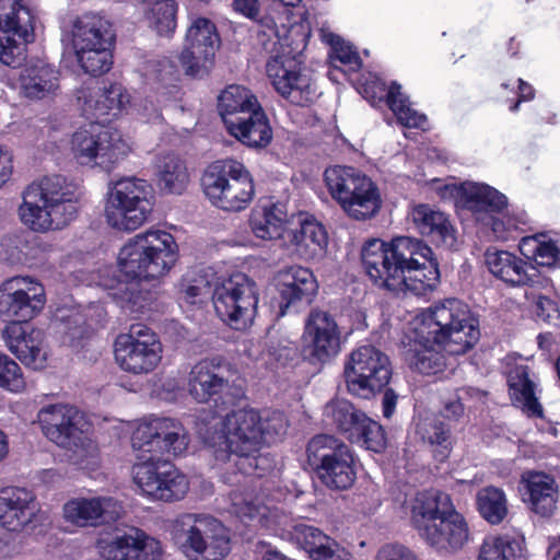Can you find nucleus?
<instances>
[{
    "label": "nucleus",
    "mask_w": 560,
    "mask_h": 560,
    "mask_svg": "<svg viewBox=\"0 0 560 560\" xmlns=\"http://www.w3.org/2000/svg\"><path fill=\"white\" fill-rule=\"evenodd\" d=\"M479 337V320L464 302L444 299L422 306V375L443 372L448 357L466 353Z\"/></svg>",
    "instance_id": "f257e3e1"
},
{
    "label": "nucleus",
    "mask_w": 560,
    "mask_h": 560,
    "mask_svg": "<svg viewBox=\"0 0 560 560\" xmlns=\"http://www.w3.org/2000/svg\"><path fill=\"white\" fill-rule=\"evenodd\" d=\"M45 305L43 287L30 278L14 277L0 285V317L8 325L2 338L9 350L25 365L42 369L46 352L42 348L43 332L27 331V324Z\"/></svg>",
    "instance_id": "f03ea898"
},
{
    "label": "nucleus",
    "mask_w": 560,
    "mask_h": 560,
    "mask_svg": "<svg viewBox=\"0 0 560 560\" xmlns=\"http://www.w3.org/2000/svg\"><path fill=\"white\" fill-rule=\"evenodd\" d=\"M420 240L399 235L389 241L370 238L361 248V262L374 285L399 294L420 295V280L412 273L420 269L415 255Z\"/></svg>",
    "instance_id": "7ed1b4c3"
},
{
    "label": "nucleus",
    "mask_w": 560,
    "mask_h": 560,
    "mask_svg": "<svg viewBox=\"0 0 560 560\" xmlns=\"http://www.w3.org/2000/svg\"><path fill=\"white\" fill-rule=\"evenodd\" d=\"M78 186L66 176H45L23 192L19 213L22 222L34 232L61 230L79 212Z\"/></svg>",
    "instance_id": "20e7f679"
},
{
    "label": "nucleus",
    "mask_w": 560,
    "mask_h": 560,
    "mask_svg": "<svg viewBox=\"0 0 560 560\" xmlns=\"http://www.w3.org/2000/svg\"><path fill=\"white\" fill-rule=\"evenodd\" d=\"M429 187L436 191L441 199H459L477 221L490 226L497 238L505 240L509 233L523 231L528 223L527 214L523 211L503 213L508 203L506 197L488 185L477 183L456 185L433 179Z\"/></svg>",
    "instance_id": "39448f33"
},
{
    "label": "nucleus",
    "mask_w": 560,
    "mask_h": 560,
    "mask_svg": "<svg viewBox=\"0 0 560 560\" xmlns=\"http://www.w3.org/2000/svg\"><path fill=\"white\" fill-rule=\"evenodd\" d=\"M177 258L178 246L171 233H140L129 240L119 252V280L138 283L159 279L171 270Z\"/></svg>",
    "instance_id": "423d86ee"
},
{
    "label": "nucleus",
    "mask_w": 560,
    "mask_h": 560,
    "mask_svg": "<svg viewBox=\"0 0 560 560\" xmlns=\"http://www.w3.org/2000/svg\"><path fill=\"white\" fill-rule=\"evenodd\" d=\"M469 536V525L447 492H422V539L431 549L440 555H455L468 544Z\"/></svg>",
    "instance_id": "0eeeda50"
},
{
    "label": "nucleus",
    "mask_w": 560,
    "mask_h": 560,
    "mask_svg": "<svg viewBox=\"0 0 560 560\" xmlns=\"http://www.w3.org/2000/svg\"><path fill=\"white\" fill-rule=\"evenodd\" d=\"M171 539L187 560H223L231 552L229 528L207 513H184L172 524Z\"/></svg>",
    "instance_id": "6e6552de"
},
{
    "label": "nucleus",
    "mask_w": 560,
    "mask_h": 560,
    "mask_svg": "<svg viewBox=\"0 0 560 560\" xmlns=\"http://www.w3.org/2000/svg\"><path fill=\"white\" fill-rule=\"evenodd\" d=\"M188 386L194 399L198 402H212L213 413L219 417L245 398L237 369L220 355L195 364L189 374Z\"/></svg>",
    "instance_id": "1a4fd4ad"
},
{
    "label": "nucleus",
    "mask_w": 560,
    "mask_h": 560,
    "mask_svg": "<svg viewBox=\"0 0 560 560\" xmlns=\"http://www.w3.org/2000/svg\"><path fill=\"white\" fill-rule=\"evenodd\" d=\"M324 182L331 198L350 219L368 221L381 211L380 188L362 171L346 165L329 166L324 172Z\"/></svg>",
    "instance_id": "9d476101"
},
{
    "label": "nucleus",
    "mask_w": 560,
    "mask_h": 560,
    "mask_svg": "<svg viewBox=\"0 0 560 560\" xmlns=\"http://www.w3.org/2000/svg\"><path fill=\"white\" fill-rule=\"evenodd\" d=\"M210 202L224 211H241L254 196V183L245 166L233 159L212 162L201 177Z\"/></svg>",
    "instance_id": "9b49d317"
},
{
    "label": "nucleus",
    "mask_w": 560,
    "mask_h": 560,
    "mask_svg": "<svg viewBox=\"0 0 560 560\" xmlns=\"http://www.w3.org/2000/svg\"><path fill=\"white\" fill-rule=\"evenodd\" d=\"M153 189L144 179L128 177L115 183L107 194V223L120 231H135L149 218L154 205Z\"/></svg>",
    "instance_id": "f8f14e48"
},
{
    "label": "nucleus",
    "mask_w": 560,
    "mask_h": 560,
    "mask_svg": "<svg viewBox=\"0 0 560 560\" xmlns=\"http://www.w3.org/2000/svg\"><path fill=\"white\" fill-rule=\"evenodd\" d=\"M259 294L256 282L243 272L219 280L212 302L218 317L234 330H245L254 322Z\"/></svg>",
    "instance_id": "ddd939ff"
},
{
    "label": "nucleus",
    "mask_w": 560,
    "mask_h": 560,
    "mask_svg": "<svg viewBox=\"0 0 560 560\" xmlns=\"http://www.w3.org/2000/svg\"><path fill=\"white\" fill-rule=\"evenodd\" d=\"M392 375L388 355L372 345L354 349L343 369L347 393L361 399H371L383 392Z\"/></svg>",
    "instance_id": "4468645a"
},
{
    "label": "nucleus",
    "mask_w": 560,
    "mask_h": 560,
    "mask_svg": "<svg viewBox=\"0 0 560 560\" xmlns=\"http://www.w3.org/2000/svg\"><path fill=\"white\" fill-rule=\"evenodd\" d=\"M35 15L20 0H0V61L20 68L35 39Z\"/></svg>",
    "instance_id": "2eb2a0df"
},
{
    "label": "nucleus",
    "mask_w": 560,
    "mask_h": 560,
    "mask_svg": "<svg viewBox=\"0 0 560 560\" xmlns=\"http://www.w3.org/2000/svg\"><path fill=\"white\" fill-rule=\"evenodd\" d=\"M89 120L72 136L74 158L80 164L94 162L101 167L109 168L128 154L129 147L117 130L105 125L107 118Z\"/></svg>",
    "instance_id": "dca6fc26"
},
{
    "label": "nucleus",
    "mask_w": 560,
    "mask_h": 560,
    "mask_svg": "<svg viewBox=\"0 0 560 560\" xmlns=\"http://www.w3.org/2000/svg\"><path fill=\"white\" fill-rule=\"evenodd\" d=\"M132 477L147 497L163 502L178 501L189 489L187 477L163 457H147V460L133 465Z\"/></svg>",
    "instance_id": "f3484780"
},
{
    "label": "nucleus",
    "mask_w": 560,
    "mask_h": 560,
    "mask_svg": "<svg viewBox=\"0 0 560 560\" xmlns=\"http://www.w3.org/2000/svg\"><path fill=\"white\" fill-rule=\"evenodd\" d=\"M116 362L131 374H148L162 359V343L158 335L143 325H133L129 334H120L114 343Z\"/></svg>",
    "instance_id": "a211bd4d"
},
{
    "label": "nucleus",
    "mask_w": 560,
    "mask_h": 560,
    "mask_svg": "<svg viewBox=\"0 0 560 560\" xmlns=\"http://www.w3.org/2000/svg\"><path fill=\"white\" fill-rule=\"evenodd\" d=\"M190 443L183 423L171 418H152L142 421L131 435L135 451L160 454L183 455Z\"/></svg>",
    "instance_id": "6ab92c4d"
},
{
    "label": "nucleus",
    "mask_w": 560,
    "mask_h": 560,
    "mask_svg": "<svg viewBox=\"0 0 560 560\" xmlns=\"http://www.w3.org/2000/svg\"><path fill=\"white\" fill-rule=\"evenodd\" d=\"M341 331L334 315L313 308L304 322L302 355L311 364L330 362L340 352Z\"/></svg>",
    "instance_id": "aec40b11"
},
{
    "label": "nucleus",
    "mask_w": 560,
    "mask_h": 560,
    "mask_svg": "<svg viewBox=\"0 0 560 560\" xmlns=\"http://www.w3.org/2000/svg\"><path fill=\"white\" fill-rule=\"evenodd\" d=\"M221 39L215 24L207 18H196L187 28L179 62L191 78H203L213 66Z\"/></svg>",
    "instance_id": "412c9836"
},
{
    "label": "nucleus",
    "mask_w": 560,
    "mask_h": 560,
    "mask_svg": "<svg viewBox=\"0 0 560 560\" xmlns=\"http://www.w3.org/2000/svg\"><path fill=\"white\" fill-rule=\"evenodd\" d=\"M224 425L226 431H221L214 438L212 446L217 452L226 455H250L261 446L262 433L259 430L260 415L253 408L234 407L225 411Z\"/></svg>",
    "instance_id": "4be33fe9"
},
{
    "label": "nucleus",
    "mask_w": 560,
    "mask_h": 560,
    "mask_svg": "<svg viewBox=\"0 0 560 560\" xmlns=\"http://www.w3.org/2000/svg\"><path fill=\"white\" fill-rule=\"evenodd\" d=\"M290 54L291 51L270 57L266 65V72L273 88L283 98L293 105L306 106L312 103L315 90L311 78L301 71V52L293 56Z\"/></svg>",
    "instance_id": "5701e85b"
},
{
    "label": "nucleus",
    "mask_w": 560,
    "mask_h": 560,
    "mask_svg": "<svg viewBox=\"0 0 560 560\" xmlns=\"http://www.w3.org/2000/svg\"><path fill=\"white\" fill-rule=\"evenodd\" d=\"M276 290L279 299V315L296 313L311 305L318 293V281L310 268L291 265L277 271Z\"/></svg>",
    "instance_id": "b1692460"
},
{
    "label": "nucleus",
    "mask_w": 560,
    "mask_h": 560,
    "mask_svg": "<svg viewBox=\"0 0 560 560\" xmlns=\"http://www.w3.org/2000/svg\"><path fill=\"white\" fill-rule=\"evenodd\" d=\"M38 512L34 491L19 486L0 489V528L7 533L21 534L31 527Z\"/></svg>",
    "instance_id": "393cba45"
},
{
    "label": "nucleus",
    "mask_w": 560,
    "mask_h": 560,
    "mask_svg": "<svg viewBox=\"0 0 560 560\" xmlns=\"http://www.w3.org/2000/svg\"><path fill=\"white\" fill-rule=\"evenodd\" d=\"M328 244V235L322 223L305 213L291 215L282 245L292 248L302 258H314Z\"/></svg>",
    "instance_id": "a878e982"
},
{
    "label": "nucleus",
    "mask_w": 560,
    "mask_h": 560,
    "mask_svg": "<svg viewBox=\"0 0 560 560\" xmlns=\"http://www.w3.org/2000/svg\"><path fill=\"white\" fill-rule=\"evenodd\" d=\"M362 95L372 105L385 102L405 127L418 128L420 126V115L410 108L409 100L400 92V85L397 82H392L387 86L380 77H371L362 85Z\"/></svg>",
    "instance_id": "bb28decb"
},
{
    "label": "nucleus",
    "mask_w": 560,
    "mask_h": 560,
    "mask_svg": "<svg viewBox=\"0 0 560 560\" xmlns=\"http://www.w3.org/2000/svg\"><path fill=\"white\" fill-rule=\"evenodd\" d=\"M485 260L490 273L508 285H533L535 282L536 267L511 252L490 248Z\"/></svg>",
    "instance_id": "cd10ccee"
},
{
    "label": "nucleus",
    "mask_w": 560,
    "mask_h": 560,
    "mask_svg": "<svg viewBox=\"0 0 560 560\" xmlns=\"http://www.w3.org/2000/svg\"><path fill=\"white\" fill-rule=\"evenodd\" d=\"M78 103L86 119L104 120L109 114L116 116L129 103L130 96L120 83H109L98 92L83 89L78 93Z\"/></svg>",
    "instance_id": "c85d7f7f"
},
{
    "label": "nucleus",
    "mask_w": 560,
    "mask_h": 560,
    "mask_svg": "<svg viewBox=\"0 0 560 560\" xmlns=\"http://www.w3.org/2000/svg\"><path fill=\"white\" fill-rule=\"evenodd\" d=\"M291 222L287 203L268 199L260 201L250 212L249 226L253 234L261 240L283 242L287 228Z\"/></svg>",
    "instance_id": "c756f323"
},
{
    "label": "nucleus",
    "mask_w": 560,
    "mask_h": 560,
    "mask_svg": "<svg viewBox=\"0 0 560 560\" xmlns=\"http://www.w3.org/2000/svg\"><path fill=\"white\" fill-rule=\"evenodd\" d=\"M226 131L242 144L254 150L266 149L273 139L269 118L260 103L244 117L231 122Z\"/></svg>",
    "instance_id": "7c9ffc66"
},
{
    "label": "nucleus",
    "mask_w": 560,
    "mask_h": 560,
    "mask_svg": "<svg viewBox=\"0 0 560 560\" xmlns=\"http://www.w3.org/2000/svg\"><path fill=\"white\" fill-rule=\"evenodd\" d=\"M20 83L22 93L30 100L51 97L59 90V71L42 59L30 61L20 73Z\"/></svg>",
    "instance_id": "2f4dec72"
},
{
    "label": "nucleus",
    "mask_w": 560,
    "mask_h": 560,
    "mask_svg": "<svg viewBox=\"0 0 560 560\" xmlns=\"http://www.w3.org/2000/svg\"><path fill=\"white\" fill-rule=\"evenodd\" d=\"M116 34L113 24L96 13H84L74 23L73 46L75 49L114 47Z\"/></svg>",
    "instance_id": "473e14b6"
},
{
    "label": "nucleus",
    "mask_w": 560,
    "mask_h": 560,
    "mask_svg": "<svg viewBox=\"0 0 560 560\" xmlns=\"http://www.w3.org/2000/svg\"><path fill=\"white\" fill-rule=\"evenodd\" d=\"M509 393L513 405L532 418H541L544 408L537 396V385L529 377L526 365H517L508 376Z\"/></svg>",
    "instance_id": "72a5a7b5"
},
{
    "label": "nucleus",
    "mask_w": 560,
    "mask_h": 560,
    "mask_svg": "<svg viewBox=\"0 0 560 560\" xmlns=\"http://www.w3.org/2000/svg\"><path fill=\"white\" fill-rule=\"evenodd\" d=\"M63 435L66 441H60L58 446L67 451L90 452L94 447L93 424L74 406L68 405Z\"/></svg>",
    "instance_id": "f704fd0d"
},
{
    "label": "nucleus",
    "mask_w": 560,
    "mask_h": 560,
    "mask_svg": "<svg viewBox=\"0 0 560 560\" xmlns=\"http://www.w3.org/2000/svg\"><path fill=\"white\" fill-rule=\"evenodd\" d=\"M323 417L326 423L334 425L338 432L350 440L358 435L366 413L348 399L336 398L325 405Z\"/></svg>",
    "instance_id": "c9c22d12"
},
{
    "label": "nucleus",
    "mask_w": 560,
    "mask_h": 560,
    "mask_svg": "<svg viewBox=\"0 0 560 560\" xmlns=\"http://www.w3.org/2000/svg\"><path fill=\"white\" fill-rule=\"evenodd\" d=\"M258 104L257 97L248 89L232 84L219 95L217 108L226 129Z\"/></svg>",
    "instance_id": "e433bc0d"
},
{
    "label": "nucleus",
    "mask_w": 560,
    "mask_h": 560,
    "mask_svg": "<svg viewBox=\"0 0 560 560\" xmlns=\"http://www.w3.org/2000/svg\"><path fill=\"white\" fill-rule=\"evenodd\" d=\"M527 501L541 516H551L556 510L558 489L555 479L545 472H529L526 478Z\"/></svg>",
    "instance_id": "4c0bfd02"
},
{
    "label": "nucleus",
    "mask_w": 560,
    "mask_h": 560,
    "mask_svg": "<svg viewBox=\"0 0 560 560\" xmlns=\"http://www.w3.org/2000/svg\"><path fill=\"white\" fill-rule=\"evenodd\" d=\"M178 4L175 0H145L143 15L149 27L159 36L170 37L177 26Z\"/></svg>",
    "instance_id": "58836bf2"
},
{
    "label": "nucleus",
    "mask_w": 560,
    "mask_h": 560,
    "mask_svg": "<svg viewBox=\"0 0 560 560\" xmlns=\"http://www.w3.org/2000/svg\"><path fill=\"white\" fill-rule=\"evenodd\" d=\"M159 188L168 194H182L188 182L187 167L176 154L170 153L159 159L156 164Z\"/></svg>",
    "instance_id": "ea45409f"
},
{
    "label": "nucleus",
    "mask_w": 560,
    "mask_h": 560,
    "mask_svg": "<svg viewBox=\"0 0 560 560\" xmlns=\"http://www.w3.org/2000/svg\"><path fill=\"white\" fill-rule=\"evenodd\" d=\"M112 499H74L63 506L65 517L80 526H95L104 522L105 505H109Z\"/></svg>",
    "instance_id": "a19ab883"
},
{
    "label": "nucleus",
    "mask_w": 560,
    "mask_h": 560,
    "mask_svg": "<svg viewBox=\"0 0 560 560\" xmlns=\"http://www.w3.org/2000/svg\"><path fill=\"white\" fill-rule=\"evenodd\" d=\"M422 236L445 248H453L456 244V232L448 217L442 211L428 210L423 205Z\"/></svg>",
    "instance_id": "79ce46f5"
},
{
    "label": "nucleus",
    "mask_w": 560,
    "mask_h": 560,
    "mask_svg": "<svg viewBox=\"0 0 560 560\" xmlns=\"http://www.w3.org/2000/svg\"><path fill=\"white\" fill-rule=\"evenodd\" d=\"M322 457V464L317 469L318 477L328 488L345 490L350 488L355 480L353 467L354 457Z\"/></svg>",
    "instance_id": "37998d69"
},
{
    "label": "nucleus",
    "mask_w": 560,
    "mask_h": 560,
    "mask_svg": "<svg viewBox=\"0 0 560 560\" xmlns=\"http://www.w3.org/2000/svg\"><path fill=\"white\" fill-rule=\"evenodd\" d=\"M476 508L490 525H500L508 516V499L504 491L494 486L481 488L476 495Z\"/></svg>",
    "instance_id": "c03bdc74"
},
{
    "label": "nucleus",
    "mask_w": 560,
    "mask_h": 560,
    "mask_svg": "<svg viewBox=\"0 0 560 560\" xmlns=\"http://www.w3.org/2000/svg\"><path fill=\"white\" fill-rule=\"evenodd\" d=\"M518 248L527 260L542 267L553 266L560 255L556 243L542 234L523 237L518 244Z\"/></svg>",
    "instance_id": "a18cd8bd"
},
{
    "label": "nucleus",
    "mask_w": 560,
    "mask_h": 560,
    "mask_svg": "<svg viewBox=\"0 0 560 560\" xmlns=\"http://www.w3.org/2000/svg\"><path fill=\"white\" fill-rule=\"evenodd\" d=\"M478 560H524L523 548L518 540L508 535L486 537Z\"/></svg>",
    "instance_id": "49530a36"
},
{
    "label": "nucleus",
    "mask_w": 560,
    "mask_h": 560,
    "mask_svg": "<svg viewBox=\"0 0 560 560\" xmlns=\"http://www.w3.org/2000/svg\"><path fill=\"white\" fill-rule=\"evenodd\" d=\"M290 539L300 549L304 550L313 560L327 544H331L332 537L325 534L318 527L299 523L289 530Z\"/></svg>",
    "instance_id": "de8ad7c7"
},
{
    "label": "nucleus",
    "mask_w": 560,
    "mask_h": 560,
    "mask_svg": "<svg viewBox=\"0 0 560 560\" xmlns=\"http://www.w3.org/2000/svg\"><path fill=\"white\" fill-rule=\"evenodd\" d=\"M68 405L54 404L43 407L37 415L38 422L45 436L59 445L60 441H66L63 428L66 423Z\"/></svg>",
    "instance_id": "09e8293b"
},
{
    "label": "nucleus",
    "mask_w": 560,
    "mask_h": 560,
    "mask_svg": "<svg viewBox=\"0 0 560 560\" xmlns=\"http://www.w3.org/2000/svg\"><path fill=\"white\" fill-rule=\"evenodd\" d=\"M114 47L75 49L78 61L85 73L93 77L108 72L113 66Z\"/></svg>",
    "instance_id": "8fccbe9b"
},
{
    "label": "nucleus",
    "mask_w": 560,
    "mask_h": 560,
    "mask_svg": "<svg viewBox=\"0 0 560 560\" xmlns=\"http://www.w3.org/2000/svg\"><path fill=\"white\" fill-rule=\"evenodd\" d=\"M393 500L400 506L402 512L411 515L415 528L420 529V490L416 485L409 482H396L392 488Z\"/></svg>",
    "instance_id": "3c124183"
},
{
    "label": "nucleus",
    "mask_w": 560,
    "mask_h": 560,
    "mask_svg": "<svg viewBox=\"0 0 560 560\" xmlns=\"http://www.w3.org/2000/svg\"><path fill=\"white\" fill-rule=\"evenodd\" d=\"M93 335L94 330L86 324L85 318L75 314L68 317L63 324L62 342L73 351H80L88 346Z\"/></svg>",
    "instance_id": "603ef678"
},
{
    "label": "nucleus",
    "mask_w": 560,
    "mask_h": 560,
    "mask_svg": "<svg viewBox=\"0 0 560 560\" xmlns=\"http://www.w3.org/2000/svg\"><path fill=\"white\" fill-rule=\"evenodd\" d=\"M182 299L189 304H197L211 296L213 288L207 275L187 272L179 283Z\"/></svg>",
    "instance_id": "864d4df0"
},
{
    "label": "nucleus",
    "mask_w": 560,
    "mask_h": 560,
    "mask_svg": "<svg viewBox=\"0 0 560 560\" xmlns=\"http://www.w3.org/2000/svg\"><path fill=\"white\" fill-rule=\"evenodd\" d=\"M352 443L360 444L366 451L373 453H382L386 447V434L383 427L369 418L363 421L362 427L358 431V435L349 440Z\"/></svg>",
    "instance_id": "5fc2aeb1"
},
{
    "label": "nucleus",
    "mask_w": 560,
    "mask_h": 560,
    "mask_svg": "<svg viewBox=\"0 0 560 560\" xmlns=\"http://www.w3.org/2000/svg\"><path fill=\"white\" fill-rule=\"evenodd\" d=\"M400 353L406 364L417 370L420 365V322L418 315L404 329Z\"/></svg>",
    "instance_id": "6e6d98bb"
},
{
    "label": "nucleus",
    "mask_w": 560,
    "mask_h": 560,
    "mask_svg": "<svg viewBox=\"0 0 560 560\" xmlns=\"http://www.w3.org/2000/svg\"><path fill=\"white\" fill-rule=\"evenodd\" d=\"M145 548V540L131 535L118 536L107 546L112 560H139Z\"/></svg>",
    "instance_id": "4d7b16f0"
},
{
    "label": "nucleus",
    "mask_w": 560,
    "mask_h": 560,
    "mask_svg": "<svg viewBox=\"0 0 560 560\" xmlns=\"http://www.w3.org/2000/svg\"><path fill=\"white\" fill-rule=\"evenodd\" d=\"M306 455H351L348 445L332 434H316L306 445Z\"/></svg>",
    "instance_id": "13d9d810"
},
{
    "label": "nucleus",
    "mask_w": 560,
    "mask_h": 560,
    "mask_svg": "<svg viewBox=\"0 0 560 560\" xmlns=\"http://www.w3.org/2000/svg\"><path fill=\"white\" fill-rule=\"evenodd\" d=\"M275 457H237L235 466L243 475L264 478L277 476L280 469L277 468Z\"/></svg>",
    "instance_id": "bf43d9fd"
},
{
    "label": "nucleus",
    "mask_w": 560,
    "mask_h": 560,
    "mask_svg": "<svg viewBox=\"0 0 560 560\" xmlns=\"http://www.w3.org/2000/svg\"><path fill=\"white\" fill-rule=\"evenodd\" d=\"M0 387L13 393H19L25 387L21 368L2 352H0Z\"/></svg>",
    "instance_id": "052dcab7"
},
{
    "label": "nucleus",
    "mask_w": 560,
    "mask_h": 560,
    "mask_svg": "<svg viewBox=\"0 0 560 560\" xmlns=\"http://www.w3.org/2000/svg\"><path fill=\"white\" fill-rule=\"evenodd\" d=\"M287 429L288 421L283 412L275 410L260 416L261 445L273 443L278 438L285 434Z\"/></svg>",
    "instance_id": "680f3d73"
},
{
    "label": "nucleus",
    "mask_w": 560,
    "mask_h": 560,
    "mask_svg": "<svg viewBox=\"0 0 560 560\" xmlns=\"http://www.w3.org/2000/svg\"><path fill=\"white\" fill-rule=\"evenodd\" d=\"M323 40L331 47L335 58L342 65L355 68L361 67V59L358 52L341 36L328 32L323 34Z\"/></svg>",
    "instance_id": "e2e57ef3"
},
{
    "label": "nucleus",
    "mask_w": 560,
    "mask_h": 560,
    "mask_svg": "<svg viewBox=\"0 0 560 560\" xmlns=\"http://www.w3.org/2000/svg\"><path fill=\"white\" fill-rule=\"evenodd\" d=\"M422 296L425 290H434L440 283V269L433 252L422 246Z\"/></svg>",
    "instance_id": "0e129e2a"
},
{
    "label": "nucleus",
    "mask_w": 560,
    "mask_h": 560,
    "mask_svg": "<svg viewBox=\"0 0 560 560\" xmlns=\"http://www.w3.org/2000/svg\"><path fill=\"white\" fill-rule=\"evenodd\" d=\"M536 316L549 324L560 325V312L557 304L547 296L539 295L535 301Z\"/></svg>",
    "instance_id": "69168bd1"
},
{
    "label": "nucleus",
    "mask_w": 560,
    "mask_h": 560,
    "mask_svg": "<svg viewBox=\"0 0 560 560\" xmlns=\"http://www.w3.org/2000/svg\"><path fill=\"white\" fill-rule=\"evenodd\" d=\"M376 560H418V558L402 545L386 544L377 551Z\"/></svg>",
    "instance_id": "338daca9"
},
{
    "label": "nucleus",
    "mask_w": 560,
    "mask_h": 560,
    "mask_svg": "<svg viewBox=\"0 0 560 560\" xmlns=\"http://www.w3.org/2000/svg\"><path fill=\"white\" fill-rule=\"evenodd\" d=\"M320 549L313 560H350L351 553L336 539Z\"/></svg>",
    "instance_id": "774afa93"
}]
</instances>
